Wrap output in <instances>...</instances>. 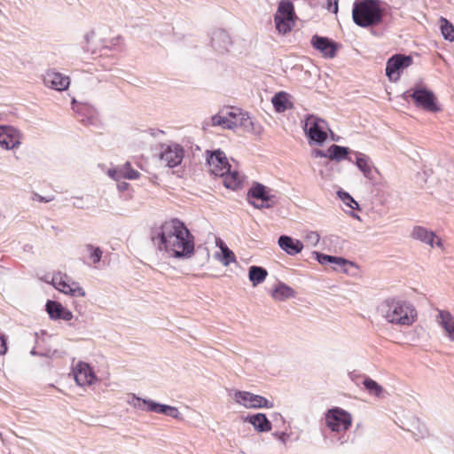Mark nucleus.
<instances>
[{
    "instance_id": "nucleus-1",
    "label": "nucleus",
    "mask_w": 454,
    "mask_h": 454,
    "mask_svg": "<svg viewBox=\"0 0 454 454\" xmlns=\"http://www.w3.org/2000/svg\"><path fill=\"white\" fill-rule=\"evenodd\" d=\"M152 240L160 252L176 259H189L194 254V237L179 219L166 221L152 231Z\"/></svg>"
},
{
    "instance_id": "nucleus-2",
    "label": "nucleus",
    "mask_w": 454,
    "mask_h": 454,
    "mask_svg": "<svg viewBox=\"0 0 454 454\" xmlns=\"http://www.w3.org/2000/svg\"><path fill=\"white\" fill-rule=\"evenodd\" d=\"M379 311L388 323L396 325L410 326L417 319V310L412 303L398 298L385 300Z\"/></svg>"
},
{
    "instance_id": "nucleus-3",
    "label": "nucleus",
    "mask_w": 454,
    "mask_h": 454,
    "mask_svg": "<svg viewBox=\"0 0 454 454\" xmlns=\"http://www.w3.org/2000/svg\"><path fill=\"white\" fill-rule=\"evenodd\" d=\"M383 18V10L380 0H355L352 19L361 27H373L380 24Z\"/></svg>"
},
{
    "instance_id": "nucleus-4",
    "label": "nucleus",
    "mask_w": 454,
    "mask_h": 454,
    "mask_svg": "<svg viewBox=\"0 0 454 454\" xmlns=\"http://www.w3.org/2000/svg\"><path fill=\"white\" fill-rule=\"evenodd\" d=\"M325 420L326 427L332 432L341 434L338 438L340 444L346 443L348 437L342 433H345L352 425L351 414L340 407H333L325 412Z\"/></svg>"
},
{
    "instance_id": "nucleus-5",
    "label": "nucleus",
    "mask_w": 454,
    "mask_h": 454,
    "mask_svg": "<svg viewBox=\"0 0 454 454\" xmlns=\"http://www.w3.org/2000/svg\"><path fill=\"white\" fill-rule=\"evenodd\" d=\"M247 200L254 208H271L278 199L273 190L261 183H254L247 191Z\"/></svg>"
},
{
    "instance_id": "nucleus-6",
    "label": "nucleus",
    "mask_w": 454,
    "mask_h": 454,
    "mask_svg": "<svg viewBox=\"0 0 454 454\" xmlns=\"http://www.w3.org/2000/svg\"><path fill=\"white\" fill-rule=\"evenodd\" d=\"M403 97L411 98L417 107L427 112L436 113L441 110L437 105V98L434 92L425 87L418 86L404 92Z\"/></svg>"
},
{
    "instance_id": "nucleus-7",
    "label": "nucleus",
    "mask_w": 454,
    "mask_h": 454,
    "mask_svg": "<svg viewBox=\"0 0 454 454\" xmlns=\"http://www.w3.org/2000/svg\"><path fill=\"white\" fill-rule=\"evenodd\" d=\"M303 129L310 145L315 143L321 145L327 138L328 125L325 120L316 115L310 114L306 117Z\"/></svg>"
},
{
    "instance_id": "nucleus-8",
    "label": "nucleus",
    "mask_w": 454,
    "mask_h": 454,
    "mask_svg": "<svg viewBox=\"0 0 454 454\" xmlns=\"http://www.w3.org/2000/svg\"><path fill=\"white\" fill-rule=\"evenodd\" d=\"M184 156L182 145L176 143L162 144L160 145V160L168 168L181 164Z\"/></svg>"
},
{
    "instance_id": "nucleus-9",
    "label": "nucleus",
    "mask_w": 454,
    "mask_h": 454,
    "mask_svg": "<svg viewBox=\"0 0 454 454\" xmlns=\"http://www.w3.org/2000/svg\"><path fill=\"white\" fill-rule=\"evenodd\" d=\"M207 164L209 171L215 176H223L231 169V164L228 161L226 154L220 149L215 151H207Z\"/></svg>"
},
{
    "instance_id": "nucleus-10",
    "label": "nucleus",
    "mask_w": 454,
    "mask_h": 454,
    "mask_svg": "<svg viewBox=\"0 0 454 454\" xmlns=\"http://www.w3.org/2000/svg\"><path fill=\"white\" fill-rule=\"evenodd\" d=\"M412 64L411 56L395 54L387 61L386 75L391 82H396L400 78L401 72Z\"/></svg>"
},
{
    "instance_id": "nucleus-11",
    "label": "nucleus",
    "mask_w": 454,
    "mask_h": 454,
    "mask_svg": "<svg viewBox=\"0 0 454 454\" xmlns=\"http://www.w3.org/2000/svg\"><path fill=\"white\" fill-rule=\"evenodd\" d=\"M234 399L239 404L247 409L273 407V403L265 397L247 391H237L234 395Z\"/></svg>"
},
{
    "instance_id": "nucleus-12",
    "label": "nucleus",
    "mask_w": 454,
    "mask_h": 454,
    "mask_svg": "<svg viewBox=\"0 0 454 454\" xmlns=\"http://www.w3.org/2000/svg\"><path fill=\"white\" fill-rule=\"evenodd\" d=\"M128 403L136 409L154 412L157 414L166 415L168 408V404L159 403L151 399H143L137 396L135 394L131 395V398L128 401Z\"/></svg>"
},
{
    "instance_id": "nucleus-13",
    "label": "nucleus",
    "mask_w": 454,
    "mask_h": 454,
    "mask_svg": "<svg viewBox=\"0 0 454 454\" xmlns=\"http://www.w3.org/2000/svg\"><path fill=\"white\" fill-rule=\"evenodd\" d=\"M312 46L319 51L325 58H333L338 50L337 43L328 37L315 35L311 38Z\"/></svg>"
},
{
    "instance_id": "nucleus-14",
    "label": "nucleus",
    "mask_w": 454,
    "mask_h": 454,
    "mask_svg": "<svg viewBox=\"0 0 454 454\" xmlns=\"http://www.w3.org/2000/svg\"><path fill=\"white\" fill-rule=\"evenodd\" d=\"M20 145L19 131L12 126H0V146L10 150Z\"/></svg>"
},
{
    "instance_id": "nucleus-15",
    "label": "nucleus",
    "mask_w": 454,
    "mask_h": 454,
    "mask_svg": "<svg viewBox=\"0 0 454 454\" xmlns=\"http://www.w3.org/2000/svg\"><path fill=\"white\" fill-rule=\"evenodd\" d=\"M74 378L81 387L90 386L96 379L94 372L87 363L79 362L73 369Z\"/></svg>"
},
{
    "instance_id": "nucleus-16",
    "label": "nucleus",
    "mask_w": 454,
    "mask_h": 454,
    "mask_svg": "<svg viewBox=\"0 0 454 454\" xmlns=\"http://www.w3.org/2000/svg\"><path fill=\"white\" fill-rule=\"evenodd\" d=\"M43 83L51 89L61 91L68 88L70 79L68 76L64 75L61 73L54 70H49L43 75Z\"/></svg>"
},
{
    "instance_id": "nucleus-17",
    "label": "nucleus",
    "mask_w": 454,
    "mask_h": 454,
    "mask_svg": "<svg viewBox=\"0 0 454 454\" xmlns=\"http://www.w3.org/2000/svg\"><path fill=\"white\" fill-rule=\"evenodd\" d=\"M52 284L59 291L69 294L71 296L85 295L84 290L79 286L78 283L72 282L71 284L66 281L61 276H54L52 278Z\"/></svg>"
},
{
    "instance_id": "nucleus-18",
    "label": "nucleus",
    "mask_w": 454,
    "mask_h": 454,
    "mask_svg": "<svg viewBox=\"0 0 454 454\" xmlns=\"http://www.w3.org/2000/svg\"><path fill=\"white\" fill-rule=\"evenodd\" d=\"M356 165L363 173L364 176L371 181L376 180L377 169L374 168L370 157L362 153H355Z\"/></svg>"
},
{
    "instance_id": "nucleus-19",
    "label": "nucleus",
    "mask_w": 454,
    "mask_h": 454,
    "mask_svg": "<svg viewBox=\"0 0 454 454\" xmlns=\"http://www.w3.org/2000/svg\"><path fill=\"white\" fill-rule=\"evenodd\" d=\"M45 309L52 320L70 321L73 318V313L58 301L49 300L46 302Z\"/></svg>"
},
{
    "instance_id": "nucleus-20",
    "label": "nucleus",
    "mask_w": 454,
    "mask_h": 454,
    "mask_svg": "<svg viewBox=\"0 0 454 454\" xmlns=\"http://www.w3.org/2000/svg\"><path fill=\"white\" fill-rule=\"evenodd\" d=\"M411 237L414 239L419 240L422 243L429 245L434 247V246L442 247V240L436 238L433 231H428L427 228L422 226H416L411 231Z\"/></svg>"
},
{
    "instance_id": "nucleus-21",
    "label": "nucleus",
    "mask_w": 454,
    "mask_h": 454,
    "mask_svg": "<svg viewBox=\"0 0 454 454\" xmlns=\"http://www.w3.org/2000/svg\"><path fill=\"white\" fill-rule=\"evenodd\" d=\"M231 41L228 33L222 29H217L212 33L211 45L215 51L223 53L229 51Z\"/></svg>"
},
{
    "instance_id": "nucleus-22",
    "label": "nucleus",
    "mask_w": 454,
    "mask_h": 454,
    "mask_svg": "<svg viewBox=\"0 0 454 454\" xmlns=\"http://www.w3.org/2000/svg\"><path fill=\"white\" fill-rule=\"evenodd\" d=\"M108 176L114 179L115 181H119L122 178L136 180L139 177L140 174L137 170H135L131 168L129 162H126L120 168H110L108 169Z\"/></svg>"
},
{
    "instance_id": "nucleus-23",
    "label": "nucleus",
    "mask_w": 454,
    "mask_h": 454,
    "mask_svg": "<svg viewBox=\"0 0 454 454\" xmlns=\"http://www.w3.org/2000/svg\"><path fill=\"white\" fill-rule=\"evenodd\" d=\"M406 430L411 434L415 441L428 438L430 435L426 424L416 417L408 421Z\"/></svg>"
},
{
    "instance_id": "nucleus-24",
    "label": "nucleus",
    "mask_w": 454,
    "mask_h": 454,
    "mask_svg": "<svg viewBox=\"0 0 454 454\" xmlns=\"http://www.w3.org/2000/svg\"><path fill=\"white\" fill-rule=\"evenodd\" d=\"M436 322L444 329L449 340L454 342V316L448 310L438 309Z\"/></svg>"
},
{
    "instance_id": "nucleus-25",
    "label": "nucleus",
    "mask_w": 454,
    "mask_h": 454,
    "mask_svg": "<svg viewBox=\"0 0 454 454\" xmlns=\"http://www.w3.org/2000/svg\"><path fill=\"white\" fill-rule=\"evenodd\" d=\"M280 248L289 255H296L303 249V244L299 239H294L287 235H281L278 240Z\"/></svg>"
},
{
    "instance_id": "nucleus-26",
    "label": "nucleus",
    "mask_w": 454,
    "mask_h": 454,
    "mask_svg": "<svg viewBox=\"0 0 454 454\" xmlns=\"http://www.w3.org/2000/svg\"><path fill=\"white\" fill-rule=\"evenodd\" d=\"M245 421L253 425L254 428L258 432H269L271 430V422L268 419L265 414L257 413L254 415L247 416Z\"/></svg>"
},
{
    "instance_id": "nucleus-27",
    "label": "nucleus",
    "mask_w": 454,
    "mask_h": 454,
    "mask_svg": "<svg viewBox=\"0 0 454 454\" xmlns=\"http://www.w3.org/2000/svg\"><path fill=\"white\" fill-rule=\"evenodd\" d=\"M209 126H211V127L220 126L223 129H231V130L236 129L235 122H231V121H229V119H227V117L224 115V114H223V112L213 115L209 121H205L204 125H203V129H206Z\"/></svg>"
},
{
    "instance_id": "nucleus-28",
    "label": "nucleus",
    "mask_w": 454,
    "mask_h": 454,
    "mask_svg": "<svg viewBox=\"0 0 454 454\" xmlns=\"http://www.w3.org/2000/svg\"><path fill=\"white\" fill-rule=\"evenodd\" d=\"M274 23L276 26V29L283 35L290 32L294 26V18L291 17H283L279 14H275L274 16Z\"/></svg>"
},
{
    "instance_id": "nucleus-29",
    "label": "nucleus",
    "mask_w": 454,
    "mask_h": 454,
    "mask_svg": "<svg viewBox=\"0 0 454 454\" xmlns=\"http://www.w3.org/2000/svg\"><path fill=\"white\" fill-rule=\"evenodd\" d=\"M221 176L223 178L224 186L231 190L239 188L243 182V176L238 171L231 172V169Z\"/></svg>"
},
{
    "instance_id": "nucleus-30",
    "label": "nucleus",
    "mask_w": 454,
    "mask_h": 454,
    "mask_svg": "<svg viewBox=\"0 0 454 454\" xmlns=\"http://www.w3.org/2000/svg\"><path fill=\"white\" fill-rule=\"evenodd\" d=\"M294 295V290L284 283H278L272 292V297L278 301H285Z\"/></svg>"
},
{
    "instance_id": "nucleus-31",
    "label": "nucleus",
    "mask_w": 454,
    "mask_h": 454,
    "mask_svg": "<svg viewBox=\"0 0 454 454\" xmlns=\"http://www.w3.org/2000/svg\"><path fill=\"white\" fill-rule=\"evenodd\" d=\"M271 103L278 113H283L288 109V94L285 91L276 93L272 98Z\"/></svg>"
},
{
    "instance_id": "nucleus-32",
    "label": "nucleus",
    "mask_w": 454,
    "mask_h": 454,
    "mask_svg": "<svg viewBox=\"0 0 454 454\" xmlns=\"http://www.w3.org/2000/svg\"><path fill=\"white\" fill-rule=\"evenodd\" d=\"M268 275L267 270L260 266H251L248 271L249 280L253 286H257L263 282Z\"/></svg>"
},
{
    "instance_id": "nucleus-33",
    "label": "nucleus",
    "mask_w": 454,
    "mask_h": 454,
    "mask_svg": "<svg viewBox=\"0 0 454 454\" xmlns=\"http://www.w3.org/2000/svg\"><path fill=\"white\" fill-rule=\"evenodd\" d=\"M349 149L345 146L332 145L328 148V158L334 160H342L348 157Z\"/></svg>"
},
{
    "instance_id": "nucleus-34",
    "label": "nucleus",
    "mask_w": 454,
    "mask_h": 454,
    "mask_svg": "<svg viewBox=\"0 0 454 454\" xmlns=\"http://www.w3.org/2000/svg\"><path fill=\"white\" fill-rule=\"evenodd\" d=\"M276 14H279L280 17H291L294 18V7L290 0H281L278 3V10Z\"/></svg>"
},
{
    "instance_id": "nucleus-35",
    "label": "nucleus",
    "mask_w": 454,
    "mask_h": 454,
    "mask_svg": "<svg viewBox=\"0 0 454 454\" xmlns=\"http://www.w3.org/2000/svg\"><path fill=\"white\" fill-rule=\"evenodd\" d=\"M440 29L445 40L450 42L454 41V27L447 19L443 17H441L440 19Z\"/></svg>"
},
{
    "instance_id": "nucleus-36",
    "label": "nucleus",
    "mask_w": 454,
    "mask_h": 454,
    "mask_svg": "<svg viewBox=\"0 0 454 454\" xmlns=\"http://www.w3.org/2000/svg\"><path fill=\"white\" fill-rule=\"evenodd\" d=\"M363 384L371 395L380 396L381 393L383 392L382 387L370 378H365L363 381Z\"/></svg>"
},
{
    "instance_id": "nucleus-37",
    "label": "nucleus",
    "mask_w": 454,
    "mask_h": 454,
    "mask_svg": "<svg viewBox=\"0 0 454 454\" xmlns=\"http://www.w3.org/2000/svg\"><path fill=\"white\" fill-rule=\"evenodd\" d=\"M236 123L237 128L241 127L245 131L250 132L254 130V122L247 113L242 112Z\"/></svg>"
},
{
    "instance_id": "nucleus-38",
    "label": "nucleus",
    "mask_w": 454,
    "mask_h": 454,
    "mask_svg": "<svg viewBox=\"0 0 454 454\" xmlns=\"http://www.w3.org/2000/svg\"><path fill=\"white\" fill-rule=\"evenodd\" d=\"M312 254L315 256V258L317 259V261L322 265L328 264V263L331 264L336 261L344 262V258H342V257L328 255V254H322V253L317 252V251H314Z\"/></svg>"
},
{
    "instance_id": "nucleus-39",
    "label": "nucleus",
    "mask_w": 454,
    "mask_h": 454,
    "mask_svg": "<svg viewBox=\"0 0 454 454\" xmlns=\"http://www.w3.org/2000/svg\"><path fill=\"white\" fill-rule=\"evenodd\" d=\"M220 242H221L220 249H221L222 254H223V263L225 266H227L231 262H234L236 261V257H235L234 253L225 244H223L222 241H220Z\"/></svg>"
},
{
    "instance_id": "nucleus-40",
    "label": "nucleus",
    "mask_w": 454,
    "mask_h": 454,
    "mask_svg": "<svg viewBox=\"0 0 454 454\" xmlns=\"http://www.w3.org/2000/svg\"><path fill=\"white\" fill-rule=\"evenodd\" d=\"M338 196L341 201L352 209H357L359 207L358 203L353 199V197L347 192L339 191Z\"/></svg>"
},
{
    "instance_id": "nucleus-41",
    "label": "nucleus",
    "mask_w": 454,
    "mask_h": 454,
    "mask_svg": "<svg viewBox=\"0 0 454 454\" xmlns=\"http://www.w3.org/2000/svg\"><path fill=\"white\" fill-rule=\"evenodd\" d=\"M86 249L90 253V258L93 263H98L102 258L103 252L98 247H94L91 244L86 245Z\"/></svg>"
},
{
    "instance_id": "nucleus-42",
    "label": "nucleus",
    "mask_w": 454,
    "mask_h": 454,
    "mask_svg": "<svg viewBox=\"0 0 454 454\" xmlns=\"http://www.w3.org/2000/svg\"><path fill=\"white\" fill-rule=\"evenodd\" d=\"M320 240V236L316 231H309L305 235V241L311 247H316Z\"/></svg>"
},
{
    "instance_id": "nucleus-43",
    "label": "nucleus",
    "mask_w": 454,
    "mask_h": 454,
    "mask_svg": "<svg viewBox=\"0 0 454 454\" xmlns=\"http://www.w3.org/2000/svg\"><path fill=\"white\" fill-rule=\"evenodd\" d=\"M242 111L239 108L228 110L224 115L231 121V122H237L241 114ZM237 125V123H235Z\"/></svg>"
},
{
    "instance_id": "nucleus-44",
    "label": "nucleus",
    "mask_w": 454,
    "mask_h": 454,
    "mask_svg": "<svg viewBox=\"0 0 454 454\" xmlns=\"http://www.w3.org/2000/svg\"><path fill=\"white\" fill-rule=\"evenodd\" d=\"M166 416L171 417L176 419H183L182 414L178 411V409L175 406L168 405V411L166 412Z\"/></svg>"
},
{
    "instance_id": "nucleus-45",
    "label": "nucleus",
    "mask_w": 454,
    "mask_h": 454,
    "mask_svg": "<svg viewBox=\"0 0 454 454\" xmlns=\"http://www.w3.org/2000/svg\"><path fill=\"white\" fill-rule=\"evenodd\" d=\"M53 197H43L36 192L33 193L32 200L39 202H51L53 200Z\"/></svg>"
},
{
    "instance_id": "nucleus-46",
    "label": "nucleus",
    "mask_w": 454,
    "mask_h": 454,
    "mask_svg": "<svg viewBox=\"0 0 454 454\" xmlns=\"http://www.w3.org/2000/svg\"><path fill=\"white\" fill-rule=\"evenodd\" d=\"M273 435L278 438L282 443L286 444L289 434L286 432H275Z\"/></svg>"
},
{
    "instance_id": "nucleus-47",
    "label": "nucleus",
    "mask_w": 454,
    "mask_h": 454,
    "mask_svg": "<svg viewBox=\"0 0 454 454\" xmlns=\"http://www.w3.org/2000/svg\"><path fill=\"white\" fill-rule=\"evenodd\" d=\"M312 155L316 158H328V150L326 152L320 149H314Z\"/></svg>"
},
{
    "instance_id": "nucleus-48",
    "label": "nucleus",
    "mask_w": 454,
    "mask_h": 454,
    "mask_svg": "<svg viewBox=\"0 0 454 454\" xmlns=\"http://www.w3.org/2000/svg\"><path fill=\"white\" fill-rule=\"evenodd\" d=\"M328 10L333 13L338 12V0H328Z\"/></svg>"
},
{
    "instance_id": "nucleus-49",
    "label": "nucleus",
    "mask_w": 454,
    "mask_h": 454,
    "mask_svg": "<svg viewBox=\"0 0 454 454\" xmlns=\"http://www.w3.org/2000/svg\"><path fill=\"white\" fill-rule=\"evenodd\" d=\"M7 351L6 340L0 334V355L5 354Z\"/></svg>"
},
{
    "instance_id": "nucleus-50",
    "label": "nucleus",
    "mask_w": 454,
    "mask_h": 454,
    "mask_svg": "<svg viewBox=\"0 0 454 454\" xmlns=\"http://www.w3.org/2000/svg\"><path fill=\"white\" fill-rule=\"evenodd\" d=\"M117 182H118L117 188L119 191L124 192L129 189V184H128L127 182L121 181V180H119Z\"/></svg>"
},
{
    "instance_id": "nucleus-51",
    "label": "nucleus",
    "mask_w": 454,
    "mask_h": 454,
    "mask_svg": "<svg viewBox=\"0 0 454 454\" xmlns=\"http://www.w3.org/2000/svg\"><path fill=\"white\" fill-rule=\"evenodd\" d=\"M83 199L82 197H76L75 198V201L73 203V206L76 208H84V205H83Z\"/></svg>"
},
{
    "instance_id": "nucleus-52",
    "label": "nucleus",
    "mask_w": 454,
    "mask_h": 454,
    "mask_svg": "<svg viewBox=\"0 0 454 454\" xmlns=\"http://www.w3.org/2000/svg\"><path fill=\"white\" fill-rule=\"evenodd\" d=\"M121 38L120 36L113 38L110 41L111 45H106V48H108L110 50L114 49L119 44V42L121 41Z\"/></svg>"
},
{
    "instance_id": "nucleus-53",
    "label": "nucleus",
    "mask_w": 454,
    "mask_h": 454,
    "mask_svg": "<svg viewBox=\"0 0 454 454\" xmlns=\"http://www.w3.org/2000/svg\"><path fill=\"white\" fill-rule=\"evenodd\" d=\"M348 263L352 265V262H348V260H346L344 258V262L336 261V262H333L332 264H334L337 267L341 268V267H343V266H345L346 264H348Z\"/></svg>"
}]
</instances>
